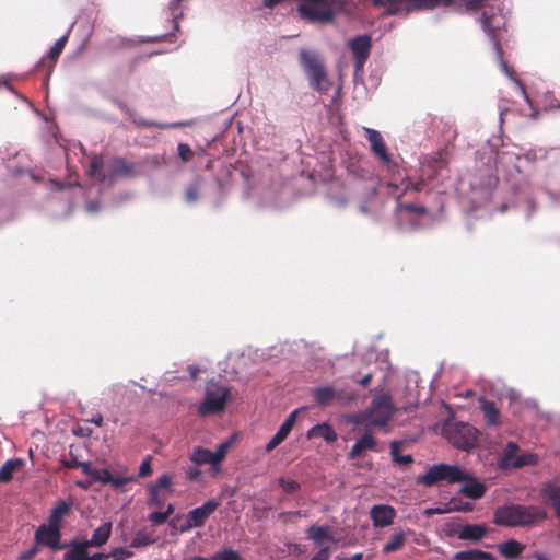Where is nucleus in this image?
<instances>
[{"label":"nucleus","instance_id":"9d476101","mask_svg":"<svg viewBox=\"0 0 560 560\" xmlns=\"http://www.w3.org/2000/svg\"><path fill=\"white\" fill-rule=\"evenodd\" d=\"M61 528L54 526L49 523L40 524L34 535L36 545L47 547L51 550L63 549L61 544Z\"/></svg>","mask_w":560,"mask_h":560},{"label":"nucleus","instance_id":"58836bf2","mask_svg":"<svg viewBox=\"0 0 560 560\" xmlns=\"http://www.w3.org/2000/svg\"><path fill=\"white\" fill-rule=\"evenodd\" d=\"M70 456H71V459H69V460L62 459L61 465L68 469L81 468L82 472L84 475H88L91 464L89 462H79L77 459V457L74 455H72V453H70Z\"/></svg>","mask_w":560,"mask_h":560},{"label":"nucleus","instance_id":"774afa93","mask_svg":"<svg viewBox=\"0 0 560 560\" xmlns=\"http://www.w3.org/2000/svg\"><path fill=\"white\" fill-rule=\"evenodd\" d=\"M342 560H363V559H362V553H355L351 558H345Z\"/></svg>","mask_w":560,"mask_h":560},{"label":"nucleus","instance_id":"7ed1b4c3","mask_svg":"<svg viewBox=\"0 0 560 560\" xmlns=\"http://www.w3.org/2000/svg\"><path fill=\"white\" fill-rule=\"evenodd\" d=\"M396 408L388 393L376 395L368 409L355 415L352 421L366 428L386 427L393 418Z\"/></svg>","mask_w":560,"mask_h":560},{"label":"nucleus","instance_id":"f8f14e48","mask_svg":"<svg viewBox=\"0 0 560 560\" xmlns=\"http://www.w3.org/2000/svg\"><path fill=\"white\" fill-rule=\"evenodd\" d=\"M220 502L210 499L201 506L188 512L186 524L182 525L180 532H187L194 527H202L207 518L219 508Z\"/></svg>","mask_w":560,"mask_h":560},{"label":"nucleus","instance_id":"3c124183","mask_svg":"<svg viewBox=\"0 0 560 560\" xmlns=\"http://www.w3.org/2000/svg\"><path fill=\"white\" fill-rule=\"evenodd\" d=\"M150 499L149 504L156 508H162L164 504V500L160 497L159 491L156 489H149Z\"/></svg>","mask_w":560,"mask_h":560},{"label":"nucleus","instance_id":"052dcab7","mask_svg":"<svg viewBox=\"0 0 560 560\" xmlns=\"http://www.w3.org/2000/svg\"><path fill=\"white\" fill-rule=\"evenodd\" d=\"M424 186V180L423 179H420L419 182L417 183H409L405 190H408V189H413L416 191H420Z\"/></svg>","mask_w":560,"mask_h":560},{"label":"nucleus","instance_id":"1a4fd4ad","mask_svg":"<svg viewBox=\"0 0 560 560\" xmlns=\"http://www.w3.org/2000/svg\"><path fill=\"white\" fill-rule=\"evenodd\" d=\"M478 430L472 425L458 423L450 433V441L458 450L470 451L478 445Z\"/></svg>","mask_w":560,"mask_h":560},{"label":"nucleus","instance_id":"4468645a","mask_svg":"<svg viewBox=\"0 0 560 560\" xmlns=\"http://www.w3.org/2000/svg\"><path fill=\"white\" fill-rule=\"evenodd\" d=\"M396 510L388 504H376L370 510V518L374 527H386L394 523Z\"/></svg>","mask_w":560,"mask_h":560},{"label":"nucleus","instance_id":"09e8293b","mask_svg":"<svg viewBox=\"0 0 560 560\" xmlns=\"http://www.w3.org/2000/svg\"><path fill=\"white\" fill-rule=\"evenodd\" d=\"M398 208L400 210H406L408 212L420 214V215L427 213V209L423 206H417L413 203H399Z\"/></svg>","mask_w":560,"mask_h":560},{"label":"nucleus","instance_id":"c9c22d12","mask_svg":"<svg viewBox=\"0 0 560 560\" xmlns=\"http://www.w3.org/2000/svg\"><path fill=\"white\" fill-rule=\"evenodd\" d=\"M86 476L91 477L92 481H100L104 485H107L112 481V474L108 469L93 468L92 465H90V469Z\"/></svg>","mask_w":560,"mask_h":560},{"label":"nucleus","instance_id":"6e6552de","mask_svg":"<svg viewBox=\"0 0 560 560\" xmlns=\"http://www.w3.org/2000/svg\"><path fill=\"white\" fill-rule=\"evenodd\" d=\"M520 446L515 442H509L498 462L499 468L502 470L511 468H522L524 466H533L538 462V456L534 453H524L517 455Z\"/></svg>","mask_w":560,"mask_h":560},{"label":"nucleus","instance_id":"7c9ffc66","mask_svg":"<svg viewBox=\"0 0 560 560\" xmlns=\"http://www.w3.org/2000/svg\"><path fill=\"white\" fill-rule=\"evenodd\" d=\"M453 560H497L495 557L480 549H469L454 553Z\"/></svg>","mask_w":560,"mask_h":560},{"label":"nucleus","instance_id":"aec40b11","mask_svg":"<svg viewBox=\"0 0 560 560\" xmlns=\"http://www.w3.org/2000/svg\"><path fill=\"white\" fill-rule=\"evenodd\" d=\"M480 409L483 413L486 424L488 427H499L502 423L501 412L497 404L486 398H480Z\"/></svg>","mask_w":560,"mask_h":560},{"label":"nucleus","instance_id":"c756f323","mask_svg":"<svg viewBox=\"0 0 560 560\" xmlns=\"http://www.w3.org/2000/svg\"><path fill=\"white\" fill-rule=\"evenodd\" d=\"M24 466V459L14 458L7 460L0 467V482H9L12 480L13 475L16 470L21 469Z\"/></svg>","mask_w":560,"mask_h":560},{"label":"nucleus","instance_id":"bf43d9fd","mask_svg":"<svg viewBox=\"0 0 560 560\" xmlns=\"http://www.w3.org/2000/svg\"><path fill=\"white\" fill-rule=\"evenodd\" d=\"M329 549L327 547L322 548L311 560H328Z\"/></svg>","mask_w":560,"mask_h":560},{"label":"nucleus","instance_id":"f3484780","mask_svg":"<svg viewBox=\"0 0 560 560\" xmlns=\"http://www.w3.org/2000/svg\"><path fill=\"white\" fill-rule=\"evenodd\" d=\"M460 482H463L460 493L469 499L479 500L487 492V486L467 471L466 478Z\"/></svg>","mask_w":560,"mask_h":560},{"label":"nucleus","instance_id":"0e129e2a","mask_svg":"<svg viewBox=\"0 0 560 560\" xmlns=\"http://www.w3.org/2000/svg\"><path fill=\"white\" fill-rule=\"evenodd\" d=\"M108 557V555L106 553H103V552H96L92 556L89 555V559L88 560H104Z\"/></svg>","mask_w":560,"mask_h":560},{"label":"nucleus","instance_id":"2eb2a0df","mask_svg":"<svg viewBox=\"0 0 560 560\" xmlns=\"http://www.w3.org/2000/svg\"><path fill=\"white\" fill-rule=\"evenodd\" d=\"M365 137L371 144V150L373 154L382 161L384 164L390 163V155L387 152L386 143L382 137V135L372 128H364Z\"/></svg>","mask_w":560,"mask_h":560},{"label":"nucleus","instance_id":"5701e85b","mask_svg":"<svg viewBox=\"0 0 560 560\" xmlns=\"http://www.w3.org/2000/svg\"><path fill=\"white\" fill-rule=\"evenodd\" d=\"M524 549L525 546L515 539H509L498 545L499 552L509 560L520 558Z\"/></svg>","mask_w":560,"mask_h":560},{"label":"nucleus","instance_id":"680f3d73","mask_svg":"<svg viewBox=\"0 0 560 560\" xmlns=\"http://www.w3.org/2000/svg\"><path fill=\"white\" fill-rule=\"evenodd\" d=\"M474 509L472 503L466 502L460 504L459 506H455L454 510L463 511V512H471Z\"/></svg>","mask_w":560,"mask_h":560},{"label":"nucleus","instance_id":"a19ab883","mask_svg":"<svg viewBox=\"0 0 560 560\" xmlns=\"http://www.w3.org/2000/svg\"><path fill=\"white\" fill-rule=\"evenodd\" d=\"M278 483L282 488V490L289 494L294 493L301 489V485L298 481L285 477H280L278 479Z\"/></svg>","mask_w":560,"mask_h":560},{"label":"nucleus","instance_id":"b1692460","mask_svg":"<svg viewBox=\"0 0 560 560\" xmlns=\"http://www.w3.org/2000/svg\"><path fill=\"white\" fill-rule=\"evenodd\" d=\"M376 447V441L370 432H366L360 438L349 452L350 458L359 457L364 451H374Z\"/></svg>","mask_w":560,"mask_h":560},{"label":"nucleus","instance_id":"4c0bfd02","mask_svg":"<svg viewBox=\"0 0 560 560\" xmlns=\"http://www.w3.org/2000/svg\"><path fill=\"white\" fill-rule=\"evenodd\" d=\"M335 395H336V404H338L340 406L349 405L358 398L357 393H354L353 390H348V389H343V388H341V389L335 388Z\"/></svg>","mask_w":560,"mask_h":560},{"label":"nucleus","instance_id":"6e6d98bb","mask_svg":"<svg viewBox=\"0 0 560 560\" xmlns=\"http://www.w3.org/2000/svg\"><path fill=\"white\" fill-rule=\"evenodd\" d=\"M201 476V470L197 467H189L186 471L187 479L191 481H198Z\"/></svg>","mask_w":560,"mask_h":560},{"label":"nucleus","instance_id":"8fccbe9b","mask_svg":"<svg viewBox=\"0 0 560 560\" xmlns=\"http://www.w3.org/2000/svg\"><path fill=\"white\" fill-rule=\"evenodd\" d=\"M110 555L113 560H126L133 557V552L126 548H115Z\"/></svg>","mask_w":560,"mask_h":560},{"label":"nucleus","instance_id":"a18cd8bd","mask_svg":"<svg viewBox=\"0 0 560 560\" xmlns=\"http://www.w3.org/2000/svg\"><path fill=\"white\" fill-rule=\"evenodd\" d=\"M172 485V478L168 475H162L158 478L154 485L150 486L149 489H156L160 492L161 489H170Z\"/></svg>","mask_w":560,"mask_h":560},{"label":"nucleus","instance_id":"f257e3e1","mask_svg":"<svg viewBox=\"0 0 560 560\" xmlns=\"http://www.w3.org/2000/svg\"><path fill=\"white\" fill-rule=\"evenodd\" d=\"M350 0H301L298 5L300 16L312 23L328 24L339 13H351Z\"/></svg>","mask_w":560,"mask_h":560},{"label":"nucleus","instance_id":"864d4df0","mask_svg":"<svg viewBox=\"0 0 560 560\" xmlns=\"http://www.w3.org/2000/svg\"><path fill=\"white\" fill-rule=\"evenodd\" d=\"M131 480V478L124 477V476H112V481L109 485H112L114 488L119 489L122 488L126 483H128Z\"/></svg>","mask_w":560,"mask_h":560},{"label":"nucleus","instance_id":"6ab92c4d","mask_svg":"<svg viewBox=\"0 0 560 560\" xmlns=\"http://www.w3.org/2000/svg\"><path fill=\"white\" fill-rule=\"evenodd\" d=\"M73 502L71 500H60L51 509L47 523L62 529L63 518L72 512Z\"/></svg>","mask_w":560,"mask_h":560},{"label":"nucleus","instance_id":"423d86ee","mask_svg":"<svg viewBox=\"0 0 560 560\" xmlns=\"http://www.w3.org/2000/svg\"><path fill=\"white\" fill-rule=\"evenodd\" d=\"M230 394L228 386L217 383L208 384L205 398L198 407V413L207 417L224 411Z\"/></svg>","mask_w":560,"mask_h":560},{"label":"nucleus","instance_id":"dca6fc26","mask_svg":"<svg viewBox=\"0 0 560 560\" xmlns=\"http://www.w3.org/2000/svg\"><path fill=\"white\" fill-rule=\"evenodd\" d=\"M298 412H299V410L292 411L288 416V418L283 421V423L279 428L277 433L266 444L265 451L267 453H270L271 451H273L278 445H280L288 438V435L290 434V432L295 423Z\"/></svg>","mask_w":560,"mask_h":560},{"label":"nucleus","instance_id":"0eeeda50","mask_svg":"<svg viewBox=\"0 0 560 560\" xmlns=\"http://www.w3.org/2000/svg\"><path fill=\"white\" fill-rule=\"evenodd\" d=\"M466 478V471L458 466L438 464L429 468V470L417 477V482L427 487H432L440 481L448 483L460 482Z\"/></svg>","mask_w":560,"mask_h":560},{"label":"nucleus","instance_id":"f704fd0d","mask_svg":"<svg viewBox=\"0 0 560 560\" xmlns=\"http://www.w3.org/2000/svg\"><path fill=\"white\" fill-rule=\"evenodd\" d=\"M69 33H70V30L68 31V33L66 35H63L62 37L57 39L56 43L54 44V46L50 48V50L48 52V58L52 62V65H55L57 62L59 56L61 55V52L67 44Z\"/></svg>","mask_w":560,"mask_h":560},{"label":"nucleus","instance_id":"9b49d317","mask_svg":"<svg viewBox=\"0 0 560 560\" xmlns=\"http://www.w3.org/2000/svg\"><path fill=\"white\" fill-rule=\"evenodd\" d=\"M136 175L135 164L124 158H114L108 161L106 172L101 182H114L118 178H132Z\"/></svg>","mask_w":560,"mask_h":560},{"label":"nucleus","instance_id":"de8ad7c7","mask_svg":"<svg viewBox=\"0 0 560 560\" xmlns=\"http://www.w3.org/2000/svg\"><path fill=\"white\" fill-rule=\"evenodd\" d=\"M199 198V186L196 184H191L186 188L185 199L187 202L191 203L197 201Z\"/></svg>","mask_w":560,"mask_h":560},{"label":"nucleus","instance_id":"13d9d810","mask_svg":"<svg viewBox=\"0 0 560 560\" xmlns=\"http://www.w3.org/2000/svg\"><path fill=\"white\" fill-rule=\"evenodd\" d=\"M36 553H37V547L33 546L28 550H26L23 553H21L20 560H31L32 558L35 557Z\"/></svg>","mask_w":560,"mask_h":560},{"label":"nucleus","instance_id":"72a5a7b5","mask_svg":"<svg viewBox=\"0 0 560 560\" xmlns=\"http://www.w3.org/2000/svg\"><path fill=\"white\" fill-rule=\"evenodd\" d=\"M399 442H393L390 444V455L393 458V462L402 466H408L413 462V458L411 455H400L399 454Z\"/></svg>","mask_w":560,"mask_h":560},{"label":"nucleus","instance_id":"c03bdc74","mask_svg":"<svg viewBox=\"0 0 560 560\" xmlns=\"http://www.w3.org/2000/svg\"><path fill=\"white\" fill-rule=\"evenodd\" d=\"M229 447H230V443L229 442H224V443H221V444L218 445L215 452H212L213 457H214V463L217 464V466L220 469H221V463L225 458V455L228 453Z\"/></svg>","mask_w":560,"mask_h":560},{"label":"nucleus","instance_id":"4be33fe9","mask_svg":"<svg viewBox=\"0 0 560 560\" xmlns=\"http://www.w3.org/2000/svg\"><path fill=\"white\" fill-rule=\"evenodd\" d=\"M312 395L316 405L322 408H326L336 402L335 387L330 385L314 388Z\"/></svg>","mask_w":560,"mask_h":560},{"label":"nucleus","instance_id":"bb28decb","mask_svg":"<svg viewBox=\"0 0 560 560\" xmlns=\"http://www.w3.org/2000/svg\"><path fill=\"white\" fill-rule=\"evenodd\" d=\"M487 534V526L479 524H467L463 526L458 534V538L463 540L478 541Z\"/></svg>","mask_w":560,"mask_h":560},{"label":"nucleus","instance_id":"412c9836","mask_svg":"<svg viewBox=\"0 0 560 560\" xmlns=\"http://www.w3.org/2000/svg\"><path fill=\"white\" fill-rule=\"evenodd\" d=\"M189 459L196 465H206L209 464L214 474L220 471V468L214 463L213 454L210 450L205 448L202 446H197L192 450Z\"/></svg>","mask_w":560,"mask_h":560},{"label":"nucleus","instance_id":"ddd939ff","mask_svg":"<svg viewBox=\"0 0 560 560\" xmlns=\"http://www.w3.org/2000/svg\"><path fill=\"white\" fill-rule=\"evenodd\" d=\"M349 48L354 57V72L363 71L364 65L370 57L372 39L370 35H359L349 42Z\"/></svg>","mask_w":560,"mask_h":560},{"label":"nucleus","instance_id":"e2e57ef3","mask_svg":"<svg viewBox=\"0 0 560 560\" xmlns=\"http://www.w3.org/2000/svg\"><path fill=\"white\" fill-rule=\"evenodd\" d=\"M90 422L94 423L97 427H102L103 425V417H102V415L97 413V415L93 416L90 419Z\"/></svg>","mask_w":560,"mask_h":560},{"label":"nucleus","instance_id":"a878e982","mask_svg":"<svg viewBox=\"0 0 560 560\" xmlns=\"http://www.w3.org/2000/svg\"><path fill=\"white\" fill-rule=\"evenodd\" d=\"M110 534L112 523L106 522L94 530L91 539H85V541L89 544L90 547H102L108 541Z\"/></svg>","mask_w":560,"mask_h":560},{"label":"nucleus","instance_id":"603ef678","mask_svg":"<svg viewBox=\"0 0 560 560\" xmlns=\"http://www.w3.org/2000/svg\"><path fill=\"white\" fill-rule=\"evenodd\" d=\"M152 474L151 458L143 459L139 467V477L144 478Z\"/></svg>","mask_w":560,"mask_h":560},{"label":"nucleus","instance_id":"37998d69","mask_svg":"<svg viewBox=\"0 0 560 560\" xmlns=\"http://www.w3.org/2000/svg\"><path fill=\"white\" fill-rule=\"evenodd\" d=\"M211 560H242L240 553L233 549H223L211 557Z\"/></svg>","mask_w":560,"mask_h":560},{"label":"nucleus","instance_id":"5fc2aeb1","mask_svg":"<svg viewBox=\"0 0 560 560\" xmlns=\"http://www.w3.org/2000/svg\"><path fill=\"white\" fill-rule=\"evenodd\" d=\"M139 125L144 126V127H156L160 129H167V128L177 127L180 124H158V122L140 121Z\"/></svg>","mask_w":560,"mask_h":560},{"label":"nucleus","instance_id":"ea45409f","mask_svg":"<svg viewBox=\"0 0 560 560\" xmlns=\"http://www.w3.org/2000/svg\"><path fill=\"white\" fill-rule=\"evenodd\" d=\"M174 509L172 504H168L167 510L165 512H152L149 514L148 518L153 525L164 524L168 516L173 513Z\"/></svg>","mask_w":560,"mask_h":560},{"label":"nucleus","instance_id":"49530a36","mask_svg":"<svg viewBox=\"0 0 560 560\" xmlns=\"http://www.w3.org/2000/svg\"><path fill=\"white\" fill-rule=\"evenodd\" d=\"M178 156L184 162H189L192 159L194 152L187 143H179L177 147Z\"/></svg>","mask_w":560,"mask_h":560},{"label":"nucleus","instance_id":"338daca9","mask_svg":"<svg viewBox=\"0 0 560 560\" xmlns=\"http://www.w3.org/2000/svg\"><path fill=\"white\" fill-rule=\"evenodd\" d=\"M524 159H526L527 161L534 162L536 159V155L533 152H527L524 154Z\"/></svg>","mask_w":560,"mask_h":560},{"label":"nucleus","instance_id":"f03ea898","mask_svg":"<svg viewBox=\"0 0 560 560\" xmlns=\"http://www.w3.org/2000/svg\"><path fill=\"white\" fill-rule=\"evenodd\" d=\"M546 517V512L537 505L506 504L494 511L493 523L506 527H527Z\"/></svg>","mask_w":560,"mask_h":560},{"label":"nucleus","instance_id":"c85d7f7f","mask_svg":"<svg viewBox=\"0 0 560 560\" xmlns=\"http://www.w3.org/2000/svg\"><path fill=\"white\" fill-rule=\"evenodd\" d=\"M542 492L553 508L556 516L560 521V485L547 483L545 485Z\"/></svg>","mask_w":560,"mask_h":560},{"label":"nucleus","instance_id":"69168bd1","mask_svg":"<svg viewBox=\"0 0 560 560\" xmlns=\"http://www.w3.org/2000/svg\"><path fill=\"white\" fill-rule=\"evenodd\" d=\"M533 558L535 560H550L546 555H544L542 552H538V551L533 555Z\"/></svg>","mask_w":560,"mask_h":560},{"label":"nucleus","instance_id":"79ce46f5","mask_svg":"<svg viewBox=\"0 0 560 560\" xmlns=\"http://www.w3.org/2000/svg\"><path fill=\"white\" fill-rule=\"evenodd\" d=\"M302 516H305V514L301 510H298V511L280 512L277 515V518L279 522H281L282 524L285 525L288 523H294L298 518H300Z\"/></svg>","mask_w":560,"mask_h":560},{"label":"nucleus","instance_id":"393cba45","mask_svg":"<svg viewBox=\"0 0 560 560\" xmlns=\"http://www.w3.org/2000/svg\"><path fill=\"white\" fill-rule=\"evenodd\" d=\"M308 439L322 438L328 443L337 440V433L328 423L316 424L307 431Z\"/></svg>","mask_w":560,"mask_h":560},{"label":"nucleus","instance_id":"cd10ccee","mask_svg":"<svg viewBox=\"0 0 560 560\" xmlns=\"http://www.w3.org/2000/svg\"><path fill=\"white\" fill-rule=\"evenodd\" d=\"M306 536L308 539L313 540L317 545L324 541L334 540V536L328 526L312 525L306 528Z\"/></svg>","mask_w":560,"mask_h":560},{"label":"nucleus","instance_id":"20e7f679","mask_svg":"<svg viewBox=\"0 0 560 560\" xmlns=\"http://www.w3.org/2000/svg\"><path fill=\"white\" fill-rule=\"evenodd\" d=\"M372 3L385 8V15H407L413 11L451 7L453 0H372Z\"/></svg>","mask_w":560,"mask_h":560},{"label":"nucleus","instance_id":"4d7b16f0","mask_svg":"<svg viewBox=\"0 0 560 560\" xmlns=\"http://www.w3.org/2000/svg\"><path fill=\"white\" fill-rule=\"evenodd\" d=\"M372 378H373V374L372 373H368L365 374L364 376H362L361 378H358L355 376H352V380L360 384L361 386L363 387H366L370 385V383L372 382Z\"/></svg>","mask_w":560,"mask_h":560},{"label":"nucleus","instance_id":"a211bd4d","mask_svg":"<svg viewBox=\"0 0 560 560\" xmlns=\"http://www.w3.org/2000/svg\"><path fill=\"white\" fill-rule=\"evenodd\" d=\"M68 550L63 553V560H88L89 549L91 548L85 539L73 538L63 544Z\"/></svg>","mask_w":560,"mask_h":560},{"label":"nucleus","instance_id":"e433bc0d","mask_svg":"<svg viewBox=\"0 0 560 560\" xmlns=\"http://www.w3.org/2000/svg\"><path fill=\"white\" fill-rule=\"evenodd\" d=\"M104 166V161H103V158L101 155H92L90 158V167L88 170V175L90 177H97L100 180H101V177L103 176L104 173H101V170L103 168Z\"/></svg>","mask_w":560,"mask_h":560},{"label":"nucleus","instance_id":"473e14b6","mask_svg":"<svg viewBox=\"0 0 560 560\" xmlns=\"http://www.w3.org/2000/svg\"><path fill=\"white\" fill-rule=\"evenodd\" d=\"M406 542V535L402 532L396 533L392 538L384 545L382 551L384 553H390L399 550Z\"/></svg>","mask_w":560,"mask_h":560},{"label":"nucleus","instance_id":"39448f33","mask_svg":"<svg viewBox=\"0 0 560 560\" xmlns=\"http://www.w3.org/2000/svg\"><path fill=\"white\" fill-rule=\"evenodd\" d=\"M299 60L310 80L311 88L318 92H326L330 83L320 56L315 51L301 49Z\"/></svg>","mask_w":560,"mask_h":560},{"label":"nucleus","instance_id":"2f4dec72","mask_svg":"<svg viewBox=\"0 0 560 560\" xmlns=\"http://www.w3.org/2000/svg\"><path fill=\"white\" fill-rule=\"evenodd\" d=\"M155 542L152 534L144 529L138 530L130 542L131 548H142Z\"/></svg>","mask_w":560,"mask_h":560}]
</instances>
